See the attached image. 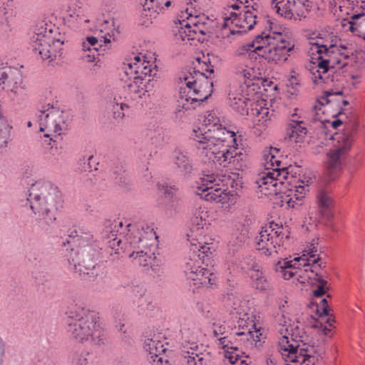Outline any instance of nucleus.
<instances>
[{"instance_id": "f257e3e1", "label": "nucleus", "mask_w": 365, "mask_h": 365, "mask_svg": "<svg viewBox=\"0 0 365 365\" xmlns=\"http://www.w3.org/2000/svg\"><path fill=\"white\" fill-rule=\"evenodd\" d=\"M279 311L276 320L279 335L278 349L282 358L287 365H314L319 355L314 347L307 343L299 311L284 304L279 307Z\"/></svg>"}, {"instance_id": "f03ea898", "label": "nucleus", "mask_w": 365, "mask_h": 365, "mask_svg": "<svg viewBox=\"0 0 365 365\" xmlns=\"http://www.w3.org/2000/svg\"><path fill=\"white\" fill-rule=\"evenodd\" d=\"M310 51L317 53L316 62L311 69V78L316 86L322 85L329 81V68L336 66L342 68L348 64L349 58L354 53L351 43L341 39H327L319 34H313L307 42Z\"/></svg>"}, {"instance_id": "7ed1b4c3", "label": "nucleus", "mask_w": 365, "mask_h": 365, "mask_svg": "<svg viewBox=\"0 0 365 365\" xmlns=\"http://www.w3.org/2000/svg\"><path fill=\"white\" fill-rule=\"evenodd\" d=\"M222 302L230 314L237 319V327L234 332L238 337L236 341L247 349L261 346L263 336L261 326L256 322L249 302L233 294L225 296Z\"/></svg>"}, {"instance_id": "20e7f679", "label": "nucleus", "mask_w": 365, "mask_h": 365, "mask_svg": "<svg viewBox=\"0 0 365 365\" xmlns=\"http://www.w3.org/2000/svg\"><path fill=\"white\" fill-rule=\"evenodd\" d=\"M28 200L43 229H47L55 222V211L62 201L58 187L49 181H36L29 190Z\"/></svg>"}, {"instance_id": "39448f33", "label": "nucleus", "mask_w": 365, "mask_h": 365, "mask_svg": "<svg viewBox=\"0 0 365 365\" xmlns=\"http://www.w3.org/2000/svg\"><path fill=\"white\" fill-rule=\"evenodd\" d=\"M122 231L120 234L125 235V243L128 244L125 250L130 248L140 249V251H133L129 255L133 258V262L139 266L145 267L151 264L153 260V253L149 250L157 245L158 237L154 229L145 223H132L129 220L115 224Z\"/></svg>"}, {"instance_id": "423d86ee", "label": "nucleus", "mask_w": 365, "mask_h": 365, "mask_svg": "<svg viewBox=\"0 0 365 365\" xmlns=\"http://www.w3.org/2000/svg\"><path fill=\"white\" fill-rule=\"evenodd\" d=\"M67 331L76 342L99 344L103 330L98 314L85 307L76 306L68 312Z\"/></svg>"}, {"instance_id": "0eeeda50", "label": "nucleus", "mask_w": 365, "mask_h": 365, "mask_svg": "<svg viewBox=\"0 0 365 365\" xmlns=\"http://www.w3.org/2000/svg\"><path fill=\"white\" fill-rule=\"evenodd\" d=\"M318 241V239H313L308 242L301 256L278 261L274 265V270L283 279L288 280L295 277L302 284H306L309 279L316 277L317 270L312 269V264L319 259Z\"/></svg>"}, {"instance_id": "6e6552de", "label": "nucleus", "mask_w": 365, "mask_h": 365, "mask_svg": "<svg viewBox=\"0 0 365 365\" xmlns=\"http://www.w3.org/2000/svg\"><path fill=\"white\" fill-rule=\"evenodd\" d=\"M233 180L230 176L215 173H202L195 182V192L206 201L221 204L225 209H229L236 204L239 195L235 190H227V186L233 187Z\"/></svg>"}, {"instance_id": "1a4fd4ad", "label": "nucleus", "mask_w": 365, "mask_h": 365, "mask_svg": "<svg viewBox=\"0 0 365 365\" xmlns=\"http://www.w3.org/2000/svg\"><path fill=\"white\" fill-rule=\"evenodd\" d=\"M256 42L262 48L259 56L277 64L284 63L295 47V41L291 35L272 31L257 35Z\"/></svg>"}, {"instance_id": "9d476101", "label": "nucleus", "mask_w": 365, "mask_h": 365, "mask_svg": "<svg viewBox=\"0 0 365 365\" xmlns=\"http://www.w3.org/2000/svg\"><path fill=\"white\" fill-rule=\"evenodd\" d=\"M124 73L127 76L125 80L130 93L139 94L148 91L151 78L157 73L156 66L148 61L142 53L134 54L133 57L125 59Z\"/></svg>"}, {"instance_id": "9b49d317", "label": "nucleus", "mask_w": 365, "mask_h": 365, "mask_svg": "<svg viewBox=\"0 0 365 365\" xmlns=\"http://www.w3.org/2000/svg\"><path fill=\"white\" fill-rule=\"evenodd\" d=\"M259 0H232L230 1L224 14L222 29L225 35L245 33L251 30L256 24V15L249 10L243 14L237 13L242 7L255 9Z\"/></svg>"}, {"instance_id": "f8f14e48", "label": "nucleus", "mask_w": 365, "mask_h": 365, "mask_svg": "<svg viewBox=\"0 0 365 365\" xmlns=\"http://www.w3.org/2000/svg\"><path fill=\"white\" fill-rule=\"evenodd\" d=\"M200 132L198 134L200 136L196 135L195 138V146L200 155L207 158L208 160L225 166L240 154L237 151L236 140H231L227 135L222 136L221 139L207 138L205 140L206 137H202L203 135Z\"/></svg>"}, {"instance_id": "ddd939ff", "label": "nucleus", "mask_w": 365, "mask_h": 365, "mask_svg": "<svg viewBox=\"0 0 365 365\" xmlns=\"http://www.w3.org/2000/svg\"><path fill=\"white\" fill-rule=\"evenodd\" d=\"M189 258L184 266V272L187 280L192 281L195 285L208 287L215 283L216 276L210 270L202 267L205 257L211 254L210 245L193 243L190 245Z\"/></svg>"}, {"instance_id": "4468645a", "label": "nucleus", "mask_w": 365, "mask_h": 365, "mask_svg": "<svg viewBox=\"0 0 365 365\" xmlns=\"http://www.w3.org/2000/svg\"><path fill=\"white\" fill-rule=\"evenodd\" d=\"M30 45L36 55L43 60L53 61L62 55L63 40L56 38L51 29L41 24L36 26L31 37Z\"/></svg>"}, {"instance_id": "2eb2a0df", "label": "nucleus", "mask_w": 365, "mask_h": 365, "mask_svg": "<svg viewBox=\"0 0 365 365\" xmlns=\"http://www.w3.org/2000/svg\"><path fill=\"white\" fill-rule=\"evenodd\" d=\"M36 122L43 136L51 141L63 134L68 128V115L58 108L50 104L43 106L36 114Z\"/></svg>"}, {"instance_id": "dca6fc26", "label": "nucleus", "mask_w": 365, "mask_h": 365, "mask_svg": "<svg viewBox=\"0 0 365 365\" xmlns=\"http://www.w3.org/2000/svg\"><path fill=\"white\" fill-rule=\"evenodd\" d=\"M294 168L273 169L259 175L256 180L258 192L264 195H276L282 191L284 184H292L295 182L296 177L293 175Z\"/></svg>"}, {"instance_id": "f3484780", "label": "nucleus", "mask_w": 365, "mask_h": 365, "mask_svg": "<svg viewBox=\"0 0 365 365\" xmlns=\"http://www.w3.org/2000/svg\"><path fill=\"white\" fill-rule=\"evenodd\" d=\"M287 238L284 227L272 222L263 227L255 237V247L262 254L272 256L281 252Z\"/></svg>"}, {"instance_id": "a211bd4d", "label": "nucleus", "mask_w": 365, "mask_h": 365, "mask_svg": "<svg viewBox=\"0 0 365 365\" xmlns=\"http://www.w3.org/2000/svg\"><path fill=\"white\" fill-rule=\"evenodd\" d=\"M181 19L180 26H176L173 30L178 42L198 38L199 36L205 35L209 31L210 19L207 16Z\"/></svg>"}, {"instance_id": "6ab92c4d", "label": "nucleus", "mask_w": 365, "mask_h": 365, "mask_svg": "<svg viewBox=\"0 0 365 365\" xmlns=\"http://www.w3.org/2000/svg\"><path fill=\"white\" fill-rule=\"evenodd\" d=\"M325 4H328L329 9L337 17L342 19L349 18V30L352 32L355 27L354 24L360 21L365 13V2H356L350 0H323Z\"/></svg>"}, {"instance_id": "aec40b11", "label": "nucleus", "mask_w": 365, "mask_h": 365, "mask_svg": "<svg viewBox=\"0 0 365 365\" xmlns=\"http://www.w3.org/2000/svg\"><path fill=\"white\" fill-rule=\"evenodd\" d=\"M199 131L203 135L202 137H206L205 140H207V138H209V140L211 138L221 139L222 136L227 135L231 140L235 141L236 134L235 131L227 130L225 127H222L219 117L214 110L207 111L202 125L193 128L191 138L194 141L196 135L200 136L198 134Z\"/></svg>"}, {"instance_id": "412c9836", "label": "nucleus", "mask_w": 365, "mask_h": 365, "mask_svg": "<svg viewBox=\"0 0 365 365\" xmlns=\"http://www.w3.org/2000/svg\"><path fill=\"white\" fill-rule=\"evenodd\" d=\"M351 130L337 133L333 137V148L327 153V165L329 169L338 170L353 144Z\"/></svg>"}, {"instance_id": "4be33fe9", "label": "nucleus", "mask_w": 365, "mask_h": 365, "mask_svg": "<svg viewBox=\"0 0 365 365\" xmlns=\"http://www.w3.org/2000/svg\"><path fill=\"white\" fill-rule=\"evenodd\" d=\"M271 6L279 16L294 20L305 18L310 8L308 0H272Z\"/></svg>"}, {"instance_id": "5701e85b", "label": "nucleus", "mask_w": 365, "mask_h": 365, "mask_svg": "<svg viewBox=\"0 0 365 365\" xmlns=\"http://www.w3.org/2000/svg\"><path fill=\"white\" fill-rule=\"evenodd\" d=\"M183 81L188 89V93H192L197 101L201 102L207 99L212 92V82L199 71H193L188 76H185Z\"/></svg>"}, {"instance_id": "b1692460", "label": "nucleus", "mask_w": 365, "mask_h": 365, "mask_svg": "<svg viewBox=\"0 0 365 365\" xmlns=\"http://www.w3.org/2000/svg\"><path fill=\"white\" fill-rule=\"evenodd\" d=\"M208 216V211L205 207H200L195 210L191 218L190 230L187 233V240L190 245H199V242H202V245H209L205 239L210 225Z\"/></svg>"}, {"instance_id": "393cba45", "label": "nucleus", "mask_w": 365, "mask_h": 365, "mask_svg": "<svg viewBox=\"0 0 365 365\" xmlns=\"http://www.w3.org/2000/svg\"><path fill=\"white\" fill-rule=\"evenodd\" d=\"M299 184L294 185V189L291 188L287 192L280 195L281 206L286 208H297L301 206L304 200L307 193L309 192V183L312 182V178L307 180L298 182Z\"/></svg>"}, {"instance_id": "a878e982", "label": "nucleus", "mask_w": 365, "mask_h": 365, "mask_svg": "<svg viewBox=\"0 0 365 365\" xmlns=\"http://www.w3.org/2000/svg\"><path fill=\"white\" fill-rule=\"evenodd\" d=\"M141 4L143 7L142 16L146 18L141 24L145 26L151 24L158 14L163 13L165 9L171 6L178 7L177 0H143Z\"/></svg>"}, {"instance_id": "bb28decb", "label": "nucleus", "mask_w": 365, "mask_h": 365, "mask_svg": "<svg viewBox=\"0 0 365 365\" xmlns=\"http://www.w3.org/2000/svg\"><path fill=\"white\" fill-rule=\"evenodd\" d=\"M1 88L6 93H11L13 96L17 94L19 88H21L23 83V76L21 71L13 67L1 68Z\"/></svg>"}, {"instance_id": "cd10ccee", "label": "nucleus", "mask_w": 365, "mask_h": 365, "mask_svg": "<svg viewBox=\"0 0 365 365\" xmlns=\"http://www.w3.org/2000/svg\"><path fill=\"white\" fill-rule=\"evenodd\" d=\"M230 106L241 115H249V106L252 103L250 98L244 93L242 87L235 88L230 91L228 95Z\"/></svg>"}, {"instance_id": "c85d7f7f", "label": "nucleus", "mask_w": 365, "mask_h": 365, "mask_svg": "<svg viewBox=\"0 0 365 365\" xmlns=\"http://www.w3.org/2000/svg\"><path fill=\"white\" fill-rule=\"evenodd\" d=\"M272 115V111L268 108L255 103L252 105L247 115L252 120L254 127L259 132H262L270 125Z\"/></svg>"}, {"instance_id": "c756f323", "label": "nucleus", "mask_w": 365, "mask_h": 365, "mask_svg": "<svg viewBox=\"0 0 365 365\" xmlns=\"http://www.w3.org/2000/svg\"><path fill=\"white\" fill-rule=\"evenodd\" d=\"M182 350L198 351L200 329L193 324H185L181 329Z\"/></svg>"}, {"instance_id": "7c9ffc66", "label": "nucleus", "mask_w": 365, "mask_h": 365, "mask_svg": "<svg viewBox=\"0 0 365 365\" xmlns=\"http://www.w3.org/2000/svg\"><path fill=\"white\" fill-rule=\"evenodd\" d=\"M251 261L252 267L248 272L250 285L260 292L266 291L269 288V282L260 266L254 260Z\"/></svg>"}, {"instance_id": "2f4dec72", "label": "nucleus", "mask_w": 365, "mask_h": 365, "mask_svg": "<svg viewBox=\"0 0 365 365\" xmlns=\"http://www.w3.org/2000/svg\"><path fill=\"white\" fill-rule=\"evenodd\" d=\"M279 150L276 148H266L262 153L263 166L266 171H272L273 169L285 168L281 166V160H279ZM287 167H286L287 168Z\"/></svg>"}, {"instance_id": "473e14b6", "label": "nucleus", "mask_w": 365, "mask_h": 365, "mask_svg": "<svg viewBox=\"0 0 365 365\" xmlns=\"http://www.w3.org/2000/svg\"><path fill=\"white\" fill-rule=\"evenodd\" d=\"M143 347L150 355V362L153 359L163 356L166 351L164 342L160 339V336L155 335L152 338L145 339Z\"/></svg>"}, {"instance_id": "72a5a7b5", "label": "nucleus", "mask_w": 365, "mask_h": 365, "mask_svg": "<svg viewBox=\"0 0 365 365\" xmlns=\"http://www.w3.org/2000/svg\"><path fill=\"white\" fill-rule=\"evenodd\" d=\"M325 267V263L322 262V258L319 257V259L317 260V262H314L312 264V269H316L317 272V276L316 277H313L309 279L306 283L314 284L315 282L318 283L317 289L314 291V295L317 297H322L326 292V290L328 289L327 282L322 279V276L320 273L321 269Z\"/></svg>"}, {"instance_id": "f704fd0d", "label": "nucleus", "mask_w": 365, "mask_h": 365, "mask_svg": "<svg viewBox=\"0 0 365 365\" xmlns=\"http://www.w3.org/2000/svg\"><path fill=\"white\" fill-rule=\"evenodd\" d=\"M182 362L184 365H210L209 357L203 353H197V351L182 350Z\"/></svg>"}, {"instance_id": "c9c22d12", "label": "nucleus", "mask_w": 365, "mask_h": 365, "mask_svg": "<svg viewBox=\"0 0 365 365\" xmlns=\"http://www.w3.org/2000/svg\"><path fill=\"white\" fill-rule=\"evenodd\" d=\"M262 48L259 44L256 42V38L252 43L243 44L237 47L234 56L237 57H247L250 59H257Z\"/></svg>"}, {"instance_id": "e433bc0d", "label": "nucleus", "mask_w": 365, "mask_h": 365, "mask_svg": "<svg viewBox=\"0 0 365 365\" xmlns=\"http://www.w3.org/2000/svg\"><path fill=\"white\" fill-rule=\"evenodd\" d=\"M173 162L183 175L190 174L192 170V163L187 153L175 150Z\"/></svg>"}, {"instance_id": "4c0bfd02", "label": "nucleus", "mask_w": 365, "mask_h": 365, "mask_svg": "<svg viewBox=\"0 0 365 365\" xmlns=\"http://www.w3.org/2000/svg\"><path fill=\"white\" fill-rule=\"evenodd\" d=\"M202 0H185L186 7L185 9L181 11L180 18H191V16H205L202 14Z\"/></svg>"}, {"instance_id": "58836bf2", "label": "nucleus", "mask_w": 365, "mask_h": 365, "mask_svg": "<svg viewBox=\"0 0 365 365\" xmlns=\"http://www.w3.org/2000/svg\"><path fill=\"white\" fill-rule=\"evenodd\" d=\"M126 220L124 221H115L112 225L113 226L114 229H118L117 232L118 233L119 236L123 235L125 237V235L120 234V232L122 231L121 228L118 225L115 227V224L118 222H124ZM117 234L114 233L113 230L110 231V234L105 238V242L107 245V246L110 248L111 250H115V253H117L116 250H118V247H120V245L123 243L125 246L128 245V244L125 243V237H123V240L121 238L117 237ZM126 247H125V248Z\"/></svg>"}, {"instance_id": "ea45409f", "label": "nucleus", "mask_w": 365, "mask_h": 365, "mask_svg": "<svg viewBox=\"0 0 365 365\" xmlns=\"http://www.w3.org/2000/svg\"><path fill=\"white\" fill-rule=\"evenodd\" d=\"M188 93V91L187 92ZM195 96L192 93H187L185 88H181L180 95L177 101V110L181 111V110H190L193 108L192 104L198 101L194 99Z\"/></svg>"}, {"instance_id": "a19ab883", "label": "nucleus", "mask_w": 365, "mask_h": 365, "mask_svg": "<svg viewBox=\"0 0 365 365\" xmlns=\"http://www.w3.org/2000/svg\"><path fill=\"white\" fill-rule=\"evenodd\" d=\"M235 70L237 75L243 77L246 83L247 81H252L259 78L258 75L259 73L252 66L238 63L235 66Z\"/></svg>"}, {"instance_id": "79ce46f5", "label": "nucleus", "mask_w": 365, "mask_h": 365, "mask_svg": "<svg viewBox=\"0 0 365 365\" xmlns=\"http://www.w3.org/2000/svg\"><path fill=\"white\" fill-rule=\"evenodd\" d=\"M110 112L113 118L115 120H122L125 116V110L128 108V106L125 103L121 96H114L111 103Z\"/></svg>"}, {"instance_id": "37998d69", "label": "nucleus", "mask_w": 365, "mask_h": 365, "mask_svg": "<svg viewBox=\"0 0 365 365\" xmlns=\"http://www.w3.org/2000/svg\"><path fill=\"white\" fill-rule=\"evenodd\" d=\"M307 135V128L303 123L289 124L287 135L290 140L296 143L301 142Z\"/></svg>"}, {"instance_id": "c03bdc74", "label": "nucleus", "mask_w": 365, "mask_h": 365, "mask_svg": "<svg viewBox=\"0 0 365 365\" xmlns=\"http://www.w3.org/2000/svg\"><path fill=\"white\" fill-rule=\"evenodd\" d=\"M68 237L72 238L73 242L79 245H83L93 239L91 233L88 230L83 228L71 230L68 233Z\"/></svg>"}, {"instance_id": "a18cd8bd", "label": "nucleus", "mask_w": 365, "mask_h": 365, "mask_svg": "<svg viewBox=\"0 0 365 365\" xmlns=\"http://www.w3.org/2000/svg\"><path fill=\"white\" fill-rule=\"evenodd\" d=\"M317 314L319 316L320 323L324 322L331 327L334 320L329 313V306L326 299H322L317 306Z\"/></svg>"}, {"instance_id": "49530a36", "label": "nucleus", "mask_w": 365, "mask_h": 365, "mask_svg": "<svg viewBox=\"0 0 365 365\" xmlns=\"http://www.w3.org/2000/svg\"><path fill=\"white\" fill-rule=\"evenodd\" d=\"M94 34L100 41H103L105 46H107V44L110 43L113 31L110 28L109 23L106 21L100 26V28L95 30Z\"/></svg>"}, {"instance_id": "de8ad7c7", "label": "nucleus", "mask_w": 365, "mask_h": 365, "mask_svg": "<svg viewBox=\"0 0 365 365\" xmlns=\"http://www.w3.org/2000/svg\"><path fill=\"white\" fill-rule=\"evenodd\" d=\"M317 203L322 212L329 210L333 206V199L330 193L324 189L319 191L317 195Z\"/></svg>"}, {"instance_id": "09e8293b", "label": "nucleus", "mask_w": 365, "mask_h": 365, "mask_svg": "<svg viewBox=\"0 0 365 365\" xmlns=\"http://www.w3.org/2000/svg\"><path fill=\"white\" fill-rule=\"evenodd\" d=\"M73 365H98L96 358L89 352H82L73 359Z\"/></svg>"}, {"instance_id": "8fccbe9b", "label": "nucleus", "mask_w": 365, "mask_h": 365, "mask_svg": "<svg viewBox=\"0 0 365 365\" xmlns=\"http://www.w3.org/2000/svg\"><path fill=\"white\" fill-rule=\"evenodd\" d=\"M68 21L77 26H86V24L90 22L88 11L78 12L76 14H68Z\"/></svg>"}, {"instance_id": "3c124183", "label": "nucleus", "mask_w": 365, "mask_h": 365, "mask_svg": "<svg viewBox=\"0 0 365 365\" xmlns=\"http://www.w3.org/2000/svg\"><path fill=\"white\" fill-rule=\"evenodd\" d=\"M240 354L241 351L239 350L238 347L231 346L230 349H226L224 352V356L230 364L238 365L237 363L239 361L240 362L243 361L241 359Z\"/></svg>"}, {"instance_id": "603ef678", "label": "nucleus", "mask_w": 365, "mask_h": 365, "mask_svg": "<svg viewBox=\"0 0 365 365\" xmlns=\"http://www.w3.org/2000/svg\"><path fill=\"white\" fill-rule=\"evenodd\" d=\"M12 129L11 124L9 122L8 120L4 119L1 117V138H4L3 141L4 145L5 147L7 146L8 143L11 140V130Z\"/></svg>"}, {"instance_id": "864d4df0", "label": "nucleus", "mask_w": 365, "mask_h": 365, "mask_svg": "<svg viewBox=\"0 0 365 365\" xmlns=\"http://www.w3.org/2000/svg\"><path fill=\"white\" fill-rule=\"evenodd\" d=\"M98 267L93 266L92 268H86L81 264H74V270L76 272L79 273L80 275H88L91 277L98 275L96 269Z\"/></svg>"}, {"instance_id": "5fc2aeb1", "label": "nucleus", "mask_w": 365, "mask_h": 365, "mask_svg": "<svg viewBox=\"0 0 365 365\" xmlns=\"http://www.w3.org/2000/svg\"><path fill=\"white\" fill-rule=\"evenodd\" d=\"M354 25L355 27L351 33L365 41V13L360 21L355 22Z\"/></svg>"}, {"instance_id": "6e6d98bb", "label": "nucleus", "mask_w": 365, "mask_h": 365, "mask_svg": "<svg viewBox=\"0 0 365 365\" xmlns=\"http://www.w3.org/2000/svg\"><path fill=\"white\" fill-rule=\"evenodd\" d=\"M305 118L304 112L302 110H299L298 108H295L294 112L292 113L290 116V124L295 123H303V119Z\"/></svg>"}, {"instance_id": "4d7b16f0", "label": "nucleus", "mask_w": 365, "mask_h": 365, "mask_svg": "<svg viewBox=\"0 0 365 365\" xmlns=\"http://www.w3.org/2000/svg\"><path fill=\"white\" fill-rule=\"evenodd\" d=\"M88 6H85L81 1H76L69 7V14H76L78 12L88 11Z\"/></svg>"}, {"instance_id": "13d9d810", "label": "nucleus", "mask_w": 365, "mask_h": 365, "mask_svg": "<svg viewBox=\"0 0 365 365\" xmlns=\"http://www.w3.org/2000/svg\"><path fill=\"white\" fill-rule=\"evenodd\" d=\"M216 344L219 349H223L224 352L226 349L232 346V343L228 339L227 336H220L216 339Z\"/></svg>"}, {"instance_id": "bf43d9fd", "label": "nucleus", "mask_w": 365, "mask_h": 365, "mask_svg": "<svg viewBox=\"0 0 365 365\" xmlns=\"http://www.w3.org/2000/svg\"><path fill=\"white\" fill-rule=\"evenodd\" d=\"M226 332V326L220 323H214L212 327V333L217 339L223 336Z\"/></svg>"}, {"instance_id": "052dcab7", "label": "nucleus", "mask_w": 365, "mask_h": 365, "mask_svg": "<svg viewBox=\"0 0 365 365\" xmlns=\"http://www.w3.org/2000/svg\"><path fill=\"white\" fill-rule=\"evenodd\" d=\"M98 41H100L98 37L96 36H88L86 38V41L82 43V49L84 51H91V47L96 43Z\"/></svg>"}, {"instance_id": "680f3d73", "label": "nucleus", "mask_w": 365, "mask_h": 365, "mask_svg": "<svg viewBox=\"0 0 365 365\" xmlns=\"http://www.w3.org/2000/svg\"><path fill=\"white\" fill-rule=\"evenodd\" d=\"M152 365H174L165 354L160 358H155L151 361Z\"/></svg>"}, {"instance_id": "e2e57ef3", "label": "nucleus", "mask_w": 365, "mask_h": 365, "mask_svg": "<svg viewBox=\"0 0 365 365\" xmlns=\"http://www.w3.org/2000/svg\"><path fill=\"white\" fill-rule=\"evenodd\" d=\"M6 3H4L6 4V7H4V10H6L4 14L8 15L6 17V20L8 21L9 17H12L14 16V0H6Z\"/></svg>"}, {"instance_id": "0e129e2a", "label": "nucleus", "mask_w": 365, "mask_h": 365, "mask_svg": "<svg viewBox=\"0 0 365 365\" xmlns=\"http://www.w3.org/2000/svg\"><path fill=\"white\" fill-rule=\"evenodd\" d=\"M160 191L165 195L166 197H171L176 192L177 188L175 187L163 185L160 188Z\"/></svg>"}, {"instance_id": "69168bd1", "label": "nucleus", "mask_w": 365, "mask_h": 365, "mask_svg": "<svg viewBox=\"0 0 365 365\" xmlns=\"http://www.w3.org/2000/svg\"><path fill=\"white\" fill-rule=\"evenodd\" d=\"M324 106H323L322 103H317L314 106H313V110L316 113V117L315 118L316 119H318V120H322V117L320 116V113H324L325 110H324Z\"/></svg>"}, {"instance_id": "338daca9", "label": "nucleus", "mask_w": 365, "mask_h": 365, "mask_svg": "<svg viewBox=\"0 0 365 365\" xmlns=\"http://www.w3.org/2000/svg\"><path fill=\"white\" fill-rule=\"evenodd\" d=\"M118 329L119 331L122 332L123 334V339L128 344L130 343V336L127 334L126 330L125 329V325L123 324H120L118 326Z\"/></svg>"}, {"instance_id": "774afa93", "label": "nucleus", "mask_w": 365, "mask_h": 365, "mask_svg": "<svg viewBox=\"0 0 365 365\" xmlns=\"http://www.w3.org/2000/svg\"><path fill=\"white\" fill-rule=\"evenodd\" d=\"M103 46H105V44L103 43V41H98L96 43L93 44V46L91 47V51H98L100 48H101Z\"/></svg>"}]
</instances>
